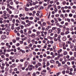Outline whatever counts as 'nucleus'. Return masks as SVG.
<instances>
[{"label": "nucleus", "mask_w": 76, "mask_h": 76, "mask_svg": "<svg viewBox=\"0 0 76 76\" xmlns=\"http://www.w3.org/2000/svg\"><path fill=\"white\" fill-rule=\"evenodd\" d=\"M73 16V14H72V13H70L69 14V17H72Z\"/></svg>", "instance_id": "obj_23"}, {"label": "nucleus", "mask_w": 76, "mask_h": 76, "mask_svg": "<svg viewBox=\"0 0 76 76\" xmlns=\"http://www.w3.org/2000/svg\"><path fill=\"white\" fill-rule=\"evenodd\" d=\"M33 32H37V30L34 29L33 30Z\"/></svg>", "instance_id": "obj_48"}, {"label": "nucleus", "mask_w": 76, "mask_h": 76, "mask_svg": "<svg viewBox=\"0 0 76 76\" xmlns=\"http://www.w3.org/2000/svg\"><path fill=\"white\" fill-rule=\"evenodd\" d=\"M60 57H61V55L60 54H58L57 57H58L59 58H60Z\"/></svg>", "instance_id": "obj_27"}, {"label": "nucleus", "mask_w": 76, "mask_h": 76, "mask_svg": "<svg viewBox=\"0 0 76 76\" xmlns=\"http://www.w3.org/2000/svg\"><path fill=\"white\" fill-rule=\"evenodd\" d=\"M60 74H61V72H60L59 73H58L56 74L57 76H59V75H60Z\"/></svg>", "instance_id": "obj_46"}, {"label": "nucleus", "mask_w": 76, "mask_h": 76, "mask_svg": "<svg viewBox=\"0 0 76 76\" xmlns=\"http://www.w3.org/2000/svg\"><path fill=\"white\" fill-rule=\"evenodd\" d=\"M71 20L72 22H75V20L73 19H71Z\"/></svg>", "instance_id": "obj_36"}, {"label": "nucleus", "mask_w": 76, "mask_h": 76, "mask_svg": "<svg viewBox=\"0 0 76 76\" xmlns=\"http://www.w3.org/2000/svg\"><path fill=\"white\" fill-rule=\"evenodd\" d=\"M20 32L21 33V34H23V30H21L20 31Z\"/></svg>", "instance_id": "obj_39"}, {"label": "nucleus", "mask_w": 76, "mask_h": 76, "mask_svg": "<svg viewBox=\"0 0 76 76\" xmlns=\"http://www.w3.org/2000/svg\"><path fill=\"white\" fill-rule=\"evenodd\" d=\"M74 57H76V52H74Z\"/></svg>", "instance_id": "obj_34"}, {"label": "nucleus", "mask_w": 76, "mask_h": 76, "mask_svg": "<svg viewBox=\"0 0 76 76\" xmlns=\"http://www.w3.org/2000/svg\"><path fill=\"white\" fill-rule=\"evenodd\" d=\"M29 3H30V6H32V4L31 3H32V0H30L29 1Z\"/></svg>", "instance_id": "obj_13"}, {"label": "nucleus", "mask_w": 76, "mask_h": 76, "mask_svg": "<svg viewBox=\"0 0 76 76\" xmlns=\"http://www.w3.org/2000/svg\"><path fill=\"white\" fill-rule=\"evenodd\" d=\"M25 10L26 11H29V9L27 8H25Z\"/></svg>", "instance_id": "obj_42"}, {"label": "nucleus", "mask_w": 76, "mask_h": 76, "mask_svg": "<svg viewBox=\"0 0 76 76\" xmlns=\"http://www.w3.org/2000/svg\"><path fill=\"white\" fill-rule=\"evenodd\" d=\"M36 73L37 74V75H39V72H36Z\"/></svg>", "instance_id": "obj_64"}, {"label": "nucleus", "mask_w": 76, "mask_h": 76, "mask_svg": "<svg viewBox=\"0 0 76 76\" xmlns=\"http://www.w3.org/2000/svg\"><path fill=\"white\" fill-rule=\"evenodd\" d=\"M31 42L32 43H34L35 42V40L34 39H33L31 40Z\"/></svg>", "instance_id": "obj_60"}, {"label": "nucleus", "mask_w": 76, "mask_h": 76, "mask_svg": "<svg viewBox=\"0 0 76 76\" xmlns=\"http://www.w3.org/2000/svg\"><path fill=\"white\" fill-rule=\"evenodd\" d=\"M2 10H4L5 9V7L3 6L2 7Z\"/></svg>", "instance_id": "obj_63"}, {"label": "nucleus", "mask_w": 76, "mask_h": 76, "mask_svg": "<svg viewBox=\"0 0 76 76\" xmlns=\"http://www.w3.org/2000/svg\"><path fill=\"white\" fill-rule=\"evenodd\" d=\"M62 73L63 75H65V73H66V71H65V70L63 71Z\"/></svg>", "instance_id": "obj_17"}, {"label": "nucleus", "mask_w": 76, "mask_h": 76, "mask_svg": "<svg viewBox=\"0 0 76 76\" xmlns=\"http://www.w3.org/2000/svg\"><path fill=\"white\" fill-rule=\"evenodd\" d=\"M58 20L59 22H61L62 20V19L59 17L58 18Z\"/></svg>", "instance_id": "obj_12"}, {"label": "nucleus", "mask_w": 76, "mask_h": 76, "mask_svg": "<svg viewBox=\"0 0 76 76\" xmlns=\"http://www.w3.org/2000/svg\"><path fill=\"white\" fill-rule=\"evenodd\" d=\"M29 18L30 20H33V19H34V18H33V17H31Z\"/></svg>", "instance_id": "obj_53"}, {"label": "nucleus", "mask_w": 76, "mask_h": 76, "mask_svg": "<svg viewBox=\"0 0 76 76\" xmlns=\"http://www.w3.org/2000/svg\"><path fill=\"white\" fill-rule=\"evenodd\" d=\"M69 54L70 56H72V55H73V52L72 51H70L69 52Z\"/></svg>", "instance_id": "obj_16"}, {"label": "nucleus", "mask_w": 76, "mask_h": 76, "mask_svg": "<svg viewBox=\"0 0 76 76\" xmlns=\"http://www.w3.org/2000/svg\"><path fill=\"white\" fill-rule=\"evenodd\" d=\"M37 65H38V66H41V63H39V62H38V64Z\"/></svg>", "instance_id": "obj_29"}, {"label": "nucleus", "mask_w": 76, "mask_h": 76, "mask_svg": "<svg viewBox=\"0 0 76 76\" xmlns=\"http://www.w3.org/2000/svg\"><path fill=\"white\" fill-rule=\"evenodd\" d=\"M61 36L59 35L58 36V39H60V38H61Z\"/></svg>", "instance_id": "obj_44"}, {"label": "nucleus", "mask_w": 76, "mask_h": 76, "mask_svg": "<svg viewBox=\"0 0 76 76\" xmlns=\"http://www.w3.org/2000/svg\"><path fill=\"white\" fill-rule=\"evenodd\" d=\"M72 67L73 68V69H75V68H76V66L75 65H73L72 66Z\"/></svg>", "instance_id": "obj_45"}, {"label": "nucleus", "mask_w": 76, "mask_h": 76, "mask_svg": "<svg viewBox=\"0 0 76 76\" xmlns=\"http://www.w3.org/2000/svg\"><path fill=\"white\" fill-rule=\"evenodd\" d=\"M21 38H23L24 37H25V35H23V34H22L21 35Z\"/></svg>", "instance_id": "obj_59"}, {"label": "nucleus", "mask_w": 76, "mask_h": 76, "mask_svg": "<svg viewBox=\"0 0 76 76\" xmlns=\"http://www.w3.org/2000/svg\"><path fill=\"white\" fill-rule=\"evenodd\" d=\"M33 76H36V73H35V72H34L32 75Z\"/></svg>", "instance_id": "obj_47"}, {"label": "nucleus", "mask_w": 76, "mask_h": 76, "mask_svg": "<svg viewBox=\"0 0 76 76\" xmlns=\"http://www.w3.org/2000/svg\"><path fill=\"white\" fill-rule=\"evenodd\" d=\"M58 9H60L61 8V7L60 6H58L57 7Z\"/></svg>", "instance_id": "obj_62"}, {"label": "nucleus", "mask_w": 76, "mask_h": 76, "mask_svg": "<svg viewBox=\"0 0 76 76\" xmlns=\"http://www.w3.org/2000/svg\"><path fill=\"white\" fill-rule=\"evenodd\" d=\"M24 32H27V30L26 29H25L23 30Z\"/></svg>", "instance_id": "obj_56"}, {"label": "nucleus", "mask_w": 76, "mask_h": 76, "mask_svg": "<svg viewBox=\"0 0 76 76\" xmlns=\"http://www.w3.org/2000/svg\"><path fill=\"white\" fill-rule=\"evenodd\" d=\"M48 32L49 33H50V34H51V32H53V30H52V29L49 30H48Z\"/></svg>", "instance_id": "obj_9"}, {"label": "nucleus", "mask_w": 76, "mask_h": 76, "mask_svg": "<svg viewBox=\"0 0 76 76\" xmlns=\"http://www.w3.org/2000/svg\"><path fill=\"white\" fill-rule=\"evenodd\" d=\"M12 42H13V43H15L16 42V40L14 39H13L12 41Z\"/></svg>", "instance_id": "obj_15"}, {"label": "nucleus", "mask_w": 76, "mask_h": 76, "mask_svg": "<svg viewBox=\"0 0 76 76\" xmlns=\"http://www.w3.org/2000/svg\"><path fill=\"white\" fill-rule=\"evenodd\" d=\"M32 38H34L35 37V34H33L30 36Z\"/></svg>", "instance_id": "obj_3"}, {"label": "nucleus", "mask_w": 76, "mask_h": 76, "mask_svg": "<svg viewBox=\"0 0 76 76\" xmlns=\"http://www.w3.org/2000/svg\"><path fill=\"white\" fill-rule=\"evenodd\" d=\"M43 56L44 57H47V55H46V54L44 53V54H43Z\"/></svg>", "instance_id": "obj_50"}, {"label": "nucleus", "mask_w": 76, "mask_h": 76, "mask_svg": "<svg viewBox=\"0 0 76 76\" xmlns=\"http://www.w3.org/2000/svg\"><path fill=\"white\" fill-rule=\"evenodd\" d=\"M5 56H6V57H9V54H6L5 55Z\"/></svg>", "instance_id": "obj_61"}, {"label": "nucleus", "mask_w": 76, "mask_h": 76, "mask_svg": "<svg viewBox=\"0 0 76 76\" xmlns=\"http://www.w3.org/2000/svg\"><path fill=\"white\" fill-rule=\"evenodd\" d=\"M57 27H52V30H53V31H55L56 29H57Z\"/></svg>", "instance_id": "obj_6"}, {"label": "nucleus", "mask_w": 76, "mask_h": 76, "mask_svg": "<svg viewBox=\"0 0 76 76\" xmlns=\"http://www.w3.org/2000/svg\"><path fill=\"white\" fill-rule=\"evenodd\" d=\"M58 59H59V58H58V57H55L54 58V60H58Z\"/></svg>", "instance_id": "obj_22"}, {"label": "nucleus", "mask_w": 76, "mask_h": 76, "mask_svg": "<svg viewBox=\"0 0 76 76\" xmlns=\"http://www.w3.org/2000/svg\"><path fill=\"white\" fill-rule=\"evenodd\" d=\"M73 47H74V45L73 44H71L70 45V48H73Z\"/></svg>", "instance_id": "obj_5"}, {"label": "nucleus", "mask_w": 76, "mask_h": 76, "mask_svg": "<svg viewBox=\"0 0 76 76\" xmlns=\"http://www.w3.org/2000/svg\"><path fill=\"white\" fill-rule=\"evenodd\" d=\"M71 63L72 65H74V64H75V62L74 61H73Z\"/></svg>", "instance_id": "obj_41"}, {"label": "nucleus", "mask_w": 76, "mask_h": 76, "mask_svg": "<svg viewBox=\"0 0 76 76\" xmlns=\"http://www.w3.org/2000/svg\"><path fill=\"white\" fill-rule=\"evenodd\" d=\"M61 35H64V32H61Z\"/></svg>", "instance_id": "obj_31"}, {"label": "nucleus", "mask_w": 76, "mask_h": 76, "mask_svg": "<svg viewBox=\"0 0 76 76\" xmlns=\"http://www.w3.org/2000/svg\"><path fill=\"white\" fill-rule=\"evenodd\" d=\"M32 34V31L31 30H29L28 31V34Z\"/></svg>", "instance_id": "obj_8"}, {"label": "nucleus", "mask_w": 76, "mask_h": 76, "mask_svg": "<svg viewBox=\"0 0 76 76\" xmlns=\"http://www.w3.org/2000/svg\"><path fill=\"white\" fill-rule=\"evenodd\" d=\"M42 24L43 26H45V25H46V23L45 22L43 23Z\"/></svg>", "instance_id": "obj_40"}, {"label": "nucleus", "mask_w": 76, "mask_h": 76, "mask_svg": "<svg viewBox=\"0 0 76 76\" xmlns=\"http://www.w3.org/2000/svg\"><path fill=\"white\" fill-rule=\"evenodd\" d=\"M58 42H59L60 43L61 42V41L60 40V39H58Z\"/></svg>", "instance_id": "obj_55"}, {"label": "nucleus", "mask_w": 76, "mask_h": 76, "mask_svg": "<svg viewBox=\"0 0 76 76\" xmlns=\"http://www.w3.org/2000/svg\"><path fill=\"white\" fill-rule=\"evenodd\" d=\"M39 67V66H38V65H37V64H36V66H35V67L36 68V69H37Z\"/></svg>", "instance_id": "obj_26"}, {"label": "nucleus", "mask_w": 76, "mask_h": 76, "mask_svg": "<svg viewBox=\"0 0 76 76\" xmlns=\"http://www.w3.org/2000/svg\"><path fill=\"white\" fill-rule=\"evenodd\" d=\"M54 55L55 56H58V53H54Z\"/></svg>", "instance_id": "obj_38"}, {"label": "nucleus", "mask_w": 76, "mask_h": 76, "mask_svg": "<svg viewBox=\"0 0 76 76\" xmlns=\"http://www.w3.org/2000/svg\"><path fill=\"white\" fill-rule=\"evenodd\" d=\"M59 28H63V26H62L61 25H59Z\"/></svg>", "instance_id": "obj_54"}, {"label": "nucleus", "mask_w": 76, "mask_h": 76, "mask_svg": "<svg viewBox=\"0 0 76 76\" xmlns=\"http://www.w3.org/2000/svg\"><path fill=\"white\" fill-rule=\"evenodd\" d=\"M5 70L7 72L9 71V67H7L5 68Z\"/></svg>", "instance_id": "obj_19"}, {"label": "nucleus", "mask_w": 76, "mask_h": 76, "mask_svg": "<svg viewBox=\"0 0 76 76\" xmlns=\"http://www.w3.org/2000/svg\"><path fill=\"white\" fill-rule=\"evenodd\" d=\"M62 39L63 41H66V39H67V38H66V37H63Z\"/></svg>", "instance_id": "obj_4"}, {"label": "nucleus", "mask_w": 76, "mask_h": 76, "mask_svg": "<svg viewBox=\"0 0 76 76\" xmlns=\"http://www.w3.org/2000/svg\"><path fill=\"white\" fill-rule=\"evenodd\" d=\"M39 5H38V6H37V5H36V6H35V9H38V7H39Z\"/></svg>", "instance_id": "obj_25"}, {"label": "nucleus", "mask_w": 76, "mask_h": 76, "mask_svg": "<svg viewBox=\"0 0 76 76\" xmlns=\"http://www.w3.org/2000/svg\"><path fill=\"white\" fill-rule=\"evenodd\" d=\"M3 13L4 14H6V13H7V11H4Z\"/></svg>", "instance_id": "obj_49"}, {"label": "nucleus", "mask_w": 76, "mask_h": 76, "mask_svg": "<svg viewBox=\"0 0 76 76\" xmlns=\"http://www.w3.org/2000/svg\"><path fill=\"white\" fill-rule=\"evenodd\" d=\"M68 74L69 75H73V73L72 72H68Z\"/></svg>", "instance_id": "obj_43"}, {"label": "nucleus", "mask_w": 76, "mask_h": 76, "mask_svg": "<svg viewBox=\"0 0 76 76\" xmlns=\"http://www.w3.org/2000/svg\"><path fill=\"white\" fill-rule=\"evenodd\" d=\"M57 30L58 31L57 33L58 34H59L61 32V28H57Z\"/></svg>", "instance_id": "obj_2"}, {"label": "nucleus", "mask_w": 76, "mask_h": 76, "mask_svg": "<svg viewBox=\"0 0 76 76\" xmlns=\"http://www.w3.org/2000/svg\"><path fill=\"white\" fill-rule=\"evenodd\" d=\"M66 34H69V31H67L65 32Z\"/></svg>", "instance_id": "obj_52"}, {"label": "nucleus", "mask_w": 76, "mask_h": 76, "mask_svg": "<svg viewBox=\"0 0 76 76\" xmlns=\"http://www.w3.org/2000/svg\"><path fill=\"white\" fill-rule=\"evenodd\" d=\"M15 15H10V18H15Z\"/></svg>", "instance_id": "obj_20"}, {"label": "nucleus", "mask_w": 76, "mask_h": 76, "mask_svg": "<svg viewBox=\"0 0 76 76\" xmlns=\"http://www.w3.org/2000/svg\"><path fill=\"white\" fill-rule=\"evenodd\" d=\"M67 44H71V42L70 41H69L67 42Z\"/></svg>", "instance_id": "obj_30"}, {"label": "nucleus", "mask_w": 76, "mask_h": 76, "mask_svg": "<svg viewBox=\"0 0 76 76\" xmlns=\"http://www.w3.org/2000/svg\"><path fill=\"white\" fill-rule=\"evenodd\" d=\"M52 6H53L52 5L50 4L48 5V7H49V8H50V7H52Z\"/></svg>", "instance_id": "obj_35"}, {"label": "nucleus", "mask_w": 76, "mask_h": 76, "mask_svg": "<svg viewBox=\"0 0 76 76\" xmlns=\"http://www.w3.org/2000/svg\"><path fill=\"white\" fill-rule=\"evenodd\" d=\"M46 23H48V25H50V24H51V23H50V22H49V21H47L46 22Z\"/></svg>", "instance_id": "obj_28"}, {"label": "nucleus", "mask_w": 76, "mask_h": 76, "mask_svg": "<svg viewBox=\"0 0 76 76\" xmlns=\"http://www.w3.org/2000/svg\"><path fill=\"white\" fill-rule=\"evenodd\" d=\"M5 64H6V66H7V67H8L9 66V64H7V63H5Z\"/></svg>", "instance_id": "obj_37"}, {"label": "nucleus", "mask_w": 76, "mask_h": 76, "mask_svg": "<svg viewBox=\"0 0 76 76\" xmlns=\"http://www.w3.org/2000/svg\"><path fill=\"white\" fill-rule=\"evenodd\" d=\"M51 26H48V28H47L46 29L47 30H48V29H49L50 28H51Z\"/></svg>", "instance_id": "obj_18"}, {"label": "nucleus", "mask_w": 76, "mask_h": 76, "mask_svg": "<svg viewBox=\"0 0 76 76\" xmlns=\"http://www.w3.org/2000/svg\"><path fill=\"white\" fill-rule=\"evenodd\" d=\"M67 52L66 51H65L64 53V56H66V55H67Z\"/></svg>", "instance_id": "obj_14"}, {"label": "nucleus", "mask_w": 76, "mask_h": 76, "mask_svg": "<svg viewBox=\"0 0 76 76\" xmlns=\"http://www.w3.org/2000/svg\"><path fill=\"white\" fill-rule=\"evenodd\" d=\"M21 23L22 25H25L26 24V23L25 21H21Z\"/></svg>", "instance_id": "obj_11"}, {"label": "nucleus", "mask_w": 76, "mask_h": 76, "mask_svg": "<svg viewBox=\"0 0 76 76\" xmlns=\"http://www.w3.org/2000/svg\"><path fill=\"white\" fill-rule=\"evenodd\" d=\"M20 28L21 29H23V28H24V26L23 25H21Z\"/></svg>", "instance_id": "obj_33"}, {"label": "nucleus", "mask_w": 76, "mask_h": 76, "mask_svg": "<svg viewBox=\"0 0 76 76\" xmlns=\"http://www.w3.org/2000/svg\"><path fill=\"white\" fill-rule=\"evenodd\" d=\"M71 60H75V57H73V56H72L70 58Z\"/></svg>", "instance_id": "obj_10"}, {"label": "nucleus", "mask_w": 76, "mask_h": 76, "mask_svg": "<svg viewBox=\"0 0 76 76\" xmlns=\"http://www.w3.org/2000/svg\"><path fill=\"white\" fill-rule=\"evenodd\" d=\"M6 10L7 11L9 14H12V12L9 9V8H7L6 9Z\"/></svg>", "instance_id": "obj_1"}, {"label": "nucleus", "mask_w": 76, "mask_h": 76, "mask_svg": "<svg viewBox=\"0 0 76 76\" xmlns=\"http://www.w3.org/2000/svg\"><path fill=\"white\" fill-rule=\"evenodd\" d=\"M37 34L38 35H39L40 34V32L39 31H37L36 32Z\"/></svg>", "instance_id": "obj_21"}, {"label": "nucleus", "mask_w": 76, "mask_h": 76, "mask_svg": "<svg viewBox=\"0 0 76 76\" xmlns=\"http://www.w3.org/2000/svg\"><path fill=\"white\" fill-rule=\"evenodd\" d=\"M50 66V63H49V62H47V66Z\"/></svg>", "instance_id": "obj_24"}, {"label": "nucleus", "mask_w": 76, "mask_h": 76, "mask_svg": "<svg viewBox=\"0 0 76 76\" xmlns=\"http://www.w3.org/2000/svg\"><path fill=\"white\" fill-rule=\"evenodd\" d=\"M58 40V39H56L55 37L54 38V41L57 42V41Z\"/></svg>", "instance_id": "obj_32"}, {"label": "nucleus", "mask_w": 76, "mask_h": 76, "mask_svg": "<svg viewBox=\"0 0 76 76\" xmlns=\"http://www.w3.org/2000/svg\"><path fill=\"white\" fill-rule=\"evenodd\" d=\"M55 61L54 60H51L50 61V62L51 63H54Z\"/></svg>", "instance_id": "obj_7"}, {"label": "nucleus", "mask_w": 76, "mask_h": 76, "mask_svg": "<svg viewBox=\"0 0 76 76\" xmlns=\"http://www.w3.org/2000/svg\"><path fill=\"white\" fill-rule=\"evenodd\" d=\"M60 17L61 18H63V17H64V15L61 14V15H60Z\"/></svg>", "instance_id": "obj_51"}, {"label": "nucleus", "mask_w": 76, "mask_h": 76, "mask_svg": "<svg viewBox=\"0 0 76 76\" xmlns=\"http://www.w3.org/2000/svg\"><path fill=\"white\" fill-rule=\"evenodd\" d=\"M72 1H74V4H76V0H73Z\"/></svg>", "instance_id": "obj_58"}, {"label": "nucleus", "mask_w": 76, "mask_h": 76, "mask_svg": "<svg viewBox=\"0 0 76 76\" xmlns=\"http://www.w3.org/2000/svg\"><path fill=\"white\" fill-rule=\"evenodd\" d=\"M66 58H70V56L69 55H67L66 56Z\"/></svg>", "instance_id": "obj_57"}]
</instances>
